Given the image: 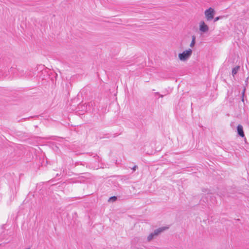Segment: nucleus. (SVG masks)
<instances>
[{
	"instance_id": "9",
	"label": "nucleus",
	"mask_w": 249,
	"mask_h": 249,
	"mask_svg": "<svg viewBox=\"0 0 249 249\" xmlns=\"http://www.w3.org/2000/svg\"><path fill=\"white\" fill-rule=\"evenodd\" d=\"M220 17H216L214 18V22H216L217 21H218L220 18Z\"/></svg>"
},
{
	"instance_id": "3",
	"label": "nucleus",
	"mask_w": 249,
	"mask_h": 249,
	"mask_svg": "<svg viewBox=\"0 0 249 249\" xmlns=\"http://www.w3.org/2000/svg\"><path fill=\"white\" fill-rule=\"evenodd\" d=\"M204 14L206 19L208 21H210L213 18L215 11L213 8L210 7L209 9L205 10Z\"/></svg>"
},
{
	"instance_id": "7",
	"label": "nucleus",
	"mask_w": 249,
	"mask_h": 249,
	"mask_svg": "<svg viewBox=\"0 0 249 249\" xmlns=\"http://www.w3.org/2000/svg\"><path fill=\"white\" fill-rule=\"evenodd\" d=\"M239 69V66L234 67V68L232 69V74L233 76H234V75H235L237 73Z\"/></svg>"
},
{
	"instance_id": "11",
	"label": "nucleus",
	"mask_w": 249,
	"mask_h": 249,
	"mask_svg": "<svg viewBox=\"0 0 249 249\" xmlns=\"http://www.w3.org/2000/svg\"><path fill=\"white\" fill-rule=\"evenodd\" d=\"M137 168H138L137 166L135 165V166H134L133 167L132 169H133V171H135V170H136V169Z\"/></svg>"
},
{
	"instance_id": "4",
	"label": "nucleus",
	"mask_w": 249,
	"mask_h": 249,
	"mask_svg": "<svg viewBox=\"0 0 249 249\" xmlns=\"http://www.w3.org/2000/svg\"><path fill=\"white\" fill-rule=\"evenodd\" d=\"M209 28L208 26L203 21H201L199 23V31L201 34L206 33L208 32Z\"/></svg>"
},
{
	"instance_id": "1",
	"label": "nucleus",
	"mask_w": 249,
	"mask_h": 249,
	"mask_svg": "<svg viewBox=\"0 0 249 249\" xmlns=\"http://www.w3.org/2000/svg\"><path fill=\"white\" fill-rule=\"evenodd\" d=\"M193 51L191 49H188L182 53L178 54V58L181 61H186L191 56Z\"/></svg>"
},
{
	"instance_id": "8",
	"label": "nucleus",
	"mask_w": 249,
	"mask_h": 249,
	"mask_svg": "<svg viewBox=\"0 0 249 249\" xmlns=\"http://www.w3.org/2000/svg\"><path fill=\"white\" fill-rule=\"evenodd\" d=\"M116 199H117V197L116 196H112L109 198V201H114Z\"/></svg>"
},
{
	"instance_id": "12",
	"label": "nucleus",
	"mask_w": 249,
	"mask_h": 249,
	"mask_svg": "<svg viewBox=\"0 0 249 249\" xmlns=\"http://www.w3.org/2000/svg\"><path fill=\"white\" fill-rule=\"evenodd\" d=\"M17 71L15 69H14V68H11V70L10 71Z\"/></svg>"
},
{
	"instance_id": "2",
	"label": "nucleus",
	"mask_w": 249,
	"mask_h": 249,
	"mask_svg": "<svg viewBox=\"0 0 249 249\" xmlns=\"http://www.w3.org/2000/svg\"><path fill=\"white\" fill-rule=\"evenodd\" d=\"M167 228L166 227H161L155 230L153 232L151 233L147 238V242H150L153 240L156 236H158L161 232H163Z\"/></svg>"
},
{
	"instance_id": "13",
	"label": "nucleus",
	"mask_w": 249,
	"mask_h": 249,
	"mask_svg": "<svg viewBox=\"0 0 249 249\" xmlns=\"http://www.w3.org/2000/svg\"><path fill=\"white\" fill-rule=\"evenodd\" d=\"M160 97H163V95H160Z\"/></svg>"
},
{
	"instance_id": "5",
	"label": "nucleus",
	"mask_w": 249,
	"mask_h": 249,
	"mask_svg": "<svg viewBox=\"0 0 249 249\" xmlns=\"http://www.w3.org/2000/svg\"><path fill=\"white\" fill-rule=\"evenodd\" d=\"M237 132L238 135L241 137H244L245 136L244 133L243 131V126L241 124L238 125L237 127Z\"/></svg>"
},
{
	"instance_id": "6",
	"label": "nucleus",
	"mask_w": 249,
	"mask_h": 249,
	"mask_svg": "<svg viewBox=\"0 0 249 249\" xmlns=\"http://www.w3.org/2000/svg\"><path fill=\"white\" fill-rule=\"evenodd\" d=\"M196 43V36H192V41L190 44V47L191 48H193L194 47V46H195V44Z\"/></svg>"
},
{
	"instance_id": "10",
	"label": "nucleus",
	"mask_w": 249,
	"mask_h": 249,
	"mask_svg": "<svg viewBox=\"0 0 249 249\" xmlns=\"http://www.w3.org/2000/svg\"><path fill=\"white\" fill-rule=\"evenodd\" d=\"M245 89H244V90H243V91L242 92V96H243V97H242V101L243 102H244V98H243V96H244V94H245Z\"/></svg>"
}]
</instances>
